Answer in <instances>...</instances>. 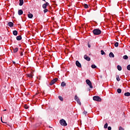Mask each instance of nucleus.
Masks as SVG:
<instances>
[{"instance_id": "nucleus-1", "label": "nucleus", "mask_w": 130, "mask_h": 130, "mask_svg": "<svg viewBox=\"0 0 130 130\" xmlns=\"http://www.w3.org/2000/svg\"><path fill=\"white\" fill-rule=\"evenodd\" d=\"M101 30L99 28H95L92 30V33L94 35H100V34H101Z\"/></svg>"}, {"instance_id": "nucleus-2", "label": "nucleus", "mask_w": 130, "mask_h": 130, "mask_svg": "<svg viewBox=\"0 0 130 130\" xmlns=\"http://www.w3.org/2000/svg\"><path fill=\"white\" fill-rule=\"evenodd\" d=\"M59 123L61 125H63V126H67L68 125V123H67V122L63 119L60 120Z\"/></svg>"}, {"instance_id": "nucleus-3", "label": "nucleus", "mask_w": 130, "mask_h": 130, "mask_svg": "<svg viewBox=\"0 0 130 130\" xmlns=\"http://www.w3.org/2000/svg\"><path fill=\"white\" fill-rule=\"evenodd\" d=\"M86 83L91 89H92L93 86H92V83H91V81H90L89 79H87L86 80Z\"/></svg>"}, {"instance_id": "nucleus-4", "label": "nucleus", "mask_w": 130, "mask_h": 130, "mask_svg": "<svg viewBox=\"0 0 130 130\" xmlns=\"http://www.w3.org/2000/svg\"><path fill=\"white\" fill-rule=\"evenodd\" d=\"M93 100L94 101H98V102H101V98L98 96H94L93 97Z\"/></svg>"}, {"instance_id": "nucleus-5", "label": "nucleus", "mask_w": 130, "mask_h": 130, "mask_svg": "<svg viewBox=\"0 0 130 130\" xmlns=\"http://www.w3.org/2000/svg\"><path fill=\"white\" fill-rule=\"evenodd\" d=\"M75 100L77 102L78 104L81 105V101H80V99H79V97L77 95L75 96Z\"/></svg>"}, {"instance_id": "nucleus-6", "label": "nucleus", "mask_w": 130, "mask_h": 130, "mask_svg": "<svg viewBox=\"0 0 130 130\" xmlns=\"http://www.w3.org/2000/svg\"><path fill=\"white\" fill-rule=\"evenodd\" d=\"M58 80V79L56 78L53 79L50 83V85L52 86V85H53L56 82H57Z\"/></svg>"}, {"instance_id": "nucleus-7", "label": "nucleus", "mask_w": 130, "mask_h": 130, "mask_svg": "<svg viewBox=\"0 0 130 130\" xmlns=\"http://www.w3.org/2000/svg\"><path fill=\"white\" fill-rule=\"evenodd\" d=\"M34 76L33 73L32 72H31L30 74H26V77H27V78H29V79H32Z\"/></svg>"}, {"instance_id": "nucleus-8", "label": "nucleus", "mask_w": 130, "mask_h": 130, "mask_svg": "<svg viewBox=\"0 0 130 130\" xmlns=\"http://www.w3.org/2000/svg\"><path fill=\"white\" fill-rule=\"evenodd\" d=\"M84 59L87 60V61H90L91 60V58L89 56H87V55H85L84 57Z\"/></svg>"}, {"instance_id": "nucleus-9", "label": "nucleus", "mask_w": 130, "mask_h": 130, "mask_svg": "<svg viewBox=\"0 0 130 130\" xmlns=\"http://www.w3.org/2000/svg\"><path fill=\"white\" fill-rule=\"evenodd\" d=\"M76 64L78 68H82V65L81 64V63L79 62V61H76Z\"/></svg>"}, {"instance_id": "nucleus-10", "label": "nucleus", "mask_w": 130, "mask_h": 130, "mask_svg": "<svg viewBox=\"0 0 130 130\" xmlns=\"http://www.w3.org/2000/svg\"><path fill=\"white\" fill-rule=\"evenodd\" d=\"M48 5H49V3H48V2H46V4H44L43 5L42 7L43 9H46V8H47V6H48Z\"/></svg>"}, {"instance_id": "nucleus-11", "label": "nucleus", "mask_w": 130, "mask_h": 130, "mask_svg": "<svg viewBox=\"0 0 130 130\" xmlns=\"http://www.w3.org/2000/svg\"><path fill=\"white\" fill-rule=\"evenodd\" d=\"M18 51H19V48H13V53H17V52H18Z\"/></svg>"}, {"instance_id": "nucleus-12", "label": "nucleus", "mask_w": 130, "mask_h": 130, "mask_svg": "<svg viewBox=\"0 0 130 130\" xmlns=\"http://www.w3.org/2000/svg\"><path fill=\"white\" fill-rule=\"evenodd\" d=\"M17 40L20 41V40H22V37L21 36H18L16 37Z\"/></svg>"}, {"instance_id": "nucleus-13", "label": "nucleus", "mask_w": 130, "mask_h": 130, "mask_svg": "<svg viewBox=\"0 0 130 130\" xmlns=\"http://www.w3.org/2000/svg\"><path fill=\"white\" fill-rule=\"evenodd\" d=\"M18 15H19V16H21V15H23V10H19L18 11Z\"/></svg>"}, {"instance_id": "nucleus-14", "label": "nucleus", "mask_w": 130, "mask_h": 130, "mask_svg": "<svg viewBox=\"0 0 130 130\" xmlns=\"http://www.w3.org/2000/svg\"><path fill=\"white\" fill-rule=\"evenodd\" d=\"M8 26H9V27H13L14 26V23L12 22H9L8 23Z\"/></svg>"}, {"instance_id": "nucleus-15", "label": "nucleus", "mask_w": 130, "mask_h": 130, "mask_svg": "<svg viewBox=\"0 0 130 130\" xmlns=\"http://www.w3.org/2000/svg\"><path fill=\"white\" fill-rule=\"evenodd\" d=\"M24 4V0H19V6H23Z\"/></svg>"}, {"instance_id": "nucleus-16", "label": "nucleus", "mask_w": 130, "mask_h": 130, "mask_svg": "<svg viewBox=\"0 0 130 130\" xmlns=\"http://www.w3.org/2000/svg\"><path fill=\"white\" fill-rule=\"evenodd\" d=\"M109 56L110 57H114V54H113V53H112V52H110L109 53Z\"/></svg>"}, {"instance_id": "nucleus-17", "label": "nucleus", "mask_w": 130, "mask_h": 130, "mask_svg": "<svg viewBox=\"0 0 130 130\" xmlns=\"http://www.w3.org/2000/svg\"><path fill=\"white\" fill-rule=\"evenodd\" d=\"M28 17L29 18V19H32L33 18V14H31V13H29L28 14Z\"/></svg>"}, {"instance_id": "nucleus-18", "label": "nucleus", "mask_w": 130, "mask_h": 130, "mask_svg": "<svg viewBox=\"0 0 130 130\" xmlns=\"http://www.w3.org/2000/svg\"><path fill=\"white\" fill-rule=\"evenodd\" d=\"M13 35H14L15 36H17V35H18V31L17 30H14L13 31Z\"/></svg>"}, {"instance_id": "nucleus-19", "label": "nucleus", "mask_w": 130, "mask_h": 130, "mask_svg": "<svg viewBox=\"0 0 130 130\" xmlns=\"http://www.w3.org/2000/svg\"><path fill=\"white\" fill-rule=\"evenodd\" d=\"M61 87H64V86H67V84L64 82H62L61 83Z\"/></svg>"}, {"instance_id": "nucleus-20", "label": "nucleus", "mask_w": 130, "mask_h": 130, "mask_svg": "<svg viewBox=\"0 0 130 130\" xmlns=\"http://www.w3.org/2000/svg\"><path fill=\"white\" fill-rule=\"evenodd\" d=\"M124 96H126L127 97L129 96H130V93L127 92H125L124 93Z\"/></svg>"}, {"instance_id": "nucleus-21", "label": "nucleus", "mask_w": 130, "mask_h": 130, "mask_svg": "<svg viewBox=\"0 0 130 130\" xmlns=\"http://www.w3.org/2000/svg\"><path fill=\"white\" fill-rule=\"evenodd\" d=\"M117 69L118 70V71H121V70H122V69L121 68V66L118 65L117 66Z\"/></svg>"}, {"instance_id": "nucleus-22", "label": "nucleus", "mask_w": 130, "mask_h": 130, "mask_svg": "<svg viewBox=\"0 0 130 130\" xmlns=\"http://www.w3.org/2000/svg\"><path fill=\"white\" fill-rule=\"evenodd\" d=\"M117 93H118L119 94H120V93H121V89L118 88V89L117 90Z\"/></svg>"}, {"instance_id": "nucleus-23", "label": "nucleus", "mask_w": 130, "mask_h": 130, "mask_svg": "<svg viewBox=\"0 0 130 130\" xmlns=\"http://www.w3.org/2000/svg\"><path fill=\"white\" fill-rule=\"evenodd\" d=\"M58 98L60 101H63V98H62L61 96H59Z\"/></svg>"}, {"instance_id": "nucleus-24", "label": "nucleus", "mask_w": 130, "mask_h": 130, "mask_svg": "<svg viewBox=\"0 0 130 130\" xmlns=\"http://www.w3.org/2000/svg\"><path fill=\"white\" fill-rule=\"evenodd\" d=\"M123 59H127V58H128V57L127 56V55H124L123 56Z\"/></svg>"}, {"instance_id": "nucleus-25", "label": "nucleus", "mask_w": 130, "mask_h": 130, "mask_svg": "<svg viewBox=\"0 0 130 130\" xmlns=\"http://www.w3.org/2000/svg\"><path fill=\"white\" fill-rule=\"evenodd\" d=\"M91 68H92V69H96V68H97V66H95V64H92Z\"/></svg>"}, {"instance_id": "nucleus-26", "label": "nucleus", "mask_w": 130, "mask_h": 130, "mask_svg": "<svg viewBox=\"0 0 130 130\" xmlns=\"http://www.w3.org/2000/svg\"><path fill=\"white\" fill-rule=\"evenodd\" d=\"M108 127V123H106L104 125V128H107Z\"/></svg>"}, {"instance_id": "nucleus-27", "label": "nucleus", "mask_w": 130, "mask_h": 130, "mask_svg": "<svg viewBox=\"0 0 130 130\" xmlns=\"http://www.w3.org/2000/svg\"><path fill=\"white\" fill-rule=\"evenodd\" d=\"M115 47H118V42H116L114 44Z\"/></svg>"}, {"instance_id": "nucleus-28", "label": "nucleus", "mask_w": 130, "mask_h": 130, "mask_svg": "<svg viewBox=\"0 0 130 130\" xmlns=\"http://www.w3.org/2000/svg\"><path fill=\"white\" fill-rule=\"evenodd\" d=\"M84 7L85 9H88V8H89V6L87 4H84Z\"/></svg>"}, {"instance_id": "nucleus-29", "label": "nucleus", "mask_w": 130, "mask_h": 130, "mask_svg": "<svg viewBox=\"0 0 130 130\" xmlns=\"http://www.w3.org/2000/svg\"><path fill=\"white\" fill-rule=\"evenodd\" d=\"M101 52L102 55H104V54H105V52H104V51L101 50Z\"/></svg>"}, {"instance_id": "nucleus-30", "label": "nucleus", "mask_w": 130, "mask_h": 130, "mask_svg": "<svg viewBox=\"0 0 130 130\" xmlns=\"http://www.w3.org/2000/svg\"><path fill=\"white\" fill-rule=\"evenodd\" d=\"M24 108H25V109H28V108H29V107L28 106V105H24Z\"/></svg>"}, {"instance_id": "nucleus-31", "label": "nucleus", "mask_w": 130, "mask_h": 130, "mask_svg": "<svg viewBox=\"0 0 130 130\" xmlns=\"http://www.w3.org/2000/svg\"><path fill=\"white\" fill-rule=\"evenodd\" d=\"M48 12V10L46 8L44 10V13H47Z\"/></svg>"}, {"instance_id": "nucleus-32", "label": "nucleus", "mask_w": 130, "mask_h": 130, "mask_svg": "<svg viewBox=\"0 0 130 130\" xmlns=\"http://www.w3.org/2000/svg\"><path fill=\"white\" fill-rule=\"evenodd\" d=\"M116 80L117 81H120V78H119V76H117Z\"/></svg>"}, {"instance_id": "nucleus-33", "label": "nucleus", "mask_w": 130, "mask_h": 130, "mask_svg": "<svg viewBox=\"0 0 130 130\" xmlns=\"http://www.w3.org/2000/svg\"><path fill=\"white\" fill-rule=\"evenodd\" d=\"M119 130H124V128H122L121 126H119Z\"/></svg>"}, {"instance_id": "nucleus-34", "label": "nucleus", "mask_w": 130, "mask_h": 130, "mask_svg": "<svg viewBox=\"0 0 130 130\" xmlns=\"http://www.w3.org/2000/svg\"><path fill=\"white\" fill-rule=\"evenodd\" d=\"M127 70H128V71H130V65H128L127 67Z\"/></svg>"}, {"instance_id": "nucleus-35", "label": "nucleus", "mask_w": 130, "mask_h": 130, "mask_svg": "<svg viewBox=\"0 0 130 130\" xmlns=\"http://www.w3.org/2000/svg\"><path fill=\"white\" fill-rule=\"evenodd\" d=\"M1 121H2V122H3V123H7V122H5L3 121V117H1Z\"/></svg>"}, {"instance_id": "nucleus-36", "label": "nucleus", "mask_w": 130, "mask_h": 130, "mask_svg": "<svg viewBox=\"0 0 130 130\" xmlns=\"http://www.w3.org/2000/svg\"><path fill=\"white\" fill-rule=\"evenodd\" d=\"M23 52H20V56H23Z\"/></svg>"}, {"instance_id": "nucleus-37", "label": "nucleus", "mask_w": 130, "mask_h": 130, "mask_svg": "<svg viewBox=\"0 0 130 130\" xmlns=\"http://www.w3.org/2000/svg\"><path fill=\"white\" fill-rule=\"evenodd\" d=\"M108 130H111V127L110 126L108 127Z\"/></svg>"}, {"instance_id": "nucleus-38", "label": "nucleus", "mask_w": 130, "mask_h": 130, "mask_svg": "<svg viewBox=\"0 0 130 130\" xmlns=\"http://www.w3.org/2000/svg\"><path fill=\"white\" fill-rule=\"evenodd\" d=\"M88 47L90 48L91 47V45L88 44Z\"/></svg>"}, {"instance_id": "nucleus-39", "label": "nucleus", "mask_w": 130, "mask_h": 130, "mask_svg": "<svg viewBox=\"0 0 130 130\" xmlns=\"http://www.w3.org/2000/svg\"><path fill=\"white\" fill-rule=\"evenodd\" d=\"M3 111H7V109L4 110Z\"/></svg>"}, {"instance_id": "nucleus-40", "label": "nucleus", "mask_w": 130, "mask_h": 130, "mask_svg": "<svg viewBox=\"0 0 130 130\" xmlns=\"http://www.w3.org/2000/svg\"><path fill=\"white\" fill-rule=\"evenodd\" d=\"M13 63L15 64L16 63V62L13 61Z\"/></svg>"}, {"instance_id": "nucleus-41", "label": "nucleus", "mask_w": 130, "mask_h": 130, "mask_svg": "<svg viewBox=\"0 0 130 130\" xmlns=\"http://www.w3.org/2000/svg\"><path fill=\"white\" fill-rule=\"evenodd\" d=\"M42 1H43V2H46L45 0H42Z\"/></svg>"}, {"instance_id": "nucleus-42", "label": "nucleus", "mask_w": 130, "mask_h": 130, "mask_svg": "<svg viewBox=\"0 0 130 130\" xmlns=\"http://www.w3.org/2000/svg\"><path fill=\"white\" fill-rule=\"evenodd\" d=\"M84 114H86V113H87V112H86L85 113V112L84 113H83Z\"/></svg>"}, {"instance_id": "nucleus-43", "label": "nucleus", "mask_w": 130, "mask_h": 130, "mask_svg": "<svg viewBox=\"0 0 130 130\" xmlns=\"http://www.w3.org/2000/svg\"><path fill=\"white\" fill-rule=\"evenodd\" d=\"M0 49H1V46H0Z\"/></svg>"}]
</instances>
